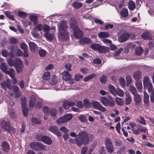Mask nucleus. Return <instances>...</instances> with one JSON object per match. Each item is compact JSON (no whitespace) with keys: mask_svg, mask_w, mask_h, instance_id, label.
Returning <instances> with one entry per match:
<instances>
[{"mask_svg":"<svg viewBox=\"0 0 154 154\" xmlns=\"http://www.w3.org/2000/svg\"><path fill=\"white\" fill-rule=\"evenodd\" d=\"M78 137L75 139V143L79 146H81L83 144L85 145L88 144L92 135H89L85 131L80 130L77 134Z\"/></svg>","mask_w":154,"mask_h":154,"instance_id":"obj_1","label":"nucleus"},{"mask_svg":"<svg viewBox=\"0 0 154 154\" xmlns=\"http://www.w3.org/2000/svg\"><path fill=\"white\" fill-rule=\"evenodd\" d=\"M59 30V38L63 40L67 39L69 38L68 33L66 31L67 27L66 22L65 21H62L60 22Z\"/></svg>","mask_w":154,"mask_h":154,"instance_id":"obj_2","label":"nucleus"},{"mask_svg":"<svg viewBox=\"0 0 154 154\" xmlns=\"http://www.w3.org/2000/svg\"><path fill=\"white\" fill-rule=\"evenodd\" d=\"M74 19V18L71 19L69 21L70 26L74 31L73 34L75 38L79 39L82 36V31L78 28L76 22L75 21H72Z\"/></svg>","mask_w":154,"mask_h":154,"instance_id":"obj_3","label":"nucleus"},{"mask_svg":"<svg viewBox=\"0 0 154 154\" xmlns=\"http://www.w3.org/2000/svg\"><path fill=\"white\" fill-rule=\"evenodd\" d=\"M100 101L103 105L106 106L113 107L115 105L114 100L110 97H108V98L106 97H101Z\"/></svg>","mask_w":154,"mask_h":154,"instance_id":"obj_4","label":"nucleus"},{"mask_svg":"<svg viewBox=\"0 0 154 154\" xmlns=\"http://www.w3.org/2000/svg\"><path fill=\"white\" fill-rule=\"evenodd\" d=\"M31 148L35 150L40 151L44 149L45 148V145L38 142H33L30 144Z\"/></svg>","mask_w":154,"mask_h":154,"instance_id":"obj_5","label":"nucleus"},{"mask_svg":"<svg viewBox=\"0 0 154 154\" xmlns=\"http://www.w3.org/2000/svg\"><path fill=\"white\" fill-rule=\"evenodd\" d=\"M105 143L106 148L109 153H112L113 150V146L112 143L111 139L109 137H106L105 139Z\"/></svg>","mask_w":154,"mask_h":154,"instance_id":"obj_6","label":"nucleus"},{"mask_svg":"<svg viewBox=\"0 0 154 154\" xmlns=\"http://www.w3.org/2000/svg\"><path fill=\"white\" fill-rule=\"evenodd\" d=\"M9 55L11 58H14L15 55L17 56H21L23 55V52L19 49H14L11 50Z\"/></svg>","mask_w":154,"mask_h":154,"instance_id":"obj_7","label":"nucleus"},{"mask_svg":"<svg viewBox=\"0 0 154 154\" xmlns=\"http://www.w3.org/2000/svg\"><path fill=\"white\" fill-rule=\"evenodd\" d=\"M92 105L94 109L99 110L103 112H104L106 110V109L103 107L99 102L93 101L92 103Z\"/></svg>","mask_w":154,"mask_h":154,"instance_id":"obj_8","label":"nucleus"},{"mask_svg":"<svg viewBox=\"0 0 154 154\" xmlns=\"http://www.w3.org/2000/svg\"><path fill=\"white\" fill-rule=\"evenodd\" d=\"M72 117V115L70 113L67 114L62 117L58 119V123H63L70 120Z\"/></svg>","mask_w":154,"mask_h":154,"instance_id":"obj_9","label":"nucleus"},{"mask_svg":"<svg viewBox=\"0 0 154 154\" xmlns=\"http://www.w3.org/2000/svg\"><path fill=\"white\" fill-rule=\"evenodd\" d=\"M28 45L29 49L32 52L35 53L36 51H38V47L34 42H30L28 43Z\"/></svg>","mask_w":154,"mask_h":154,"instance_id":"obj_10","label":"nucleus"},{"mask_svg":"<svg viewBox=\"0 0 154 154\" xmlns=\"http://www.w3.org/2000/svg\"><path fill=\"white\" fill-rule=\"evenodd\" d=\"M17 63L14 66L17 72L18 73L22 72L23 64L22 61L20 59L18 62H16Z\"/></svg>","mask_w":154,"mask_h":154,"instance_id":"obj_11","label":"nucleus"},{"mask_svg":"<svg viewBox=\"0 0 154 154\" xmlns=\"http://www.w3.org/2000/svg\"><path fill=\"white\" fill-rule=\"evenodd\" d=\"M134 96L135 104L137 107H138L140 105L141 102V96L137 93Z\"/></svg>","mask_w":154,"mask_h":154,"instance_id":"obj_12","label":"nucleus"},{"mask_svg":"<svg viewBox=\"0 0 154 154\" xmlns=\"http://www.w3.org/2000/svg\"><path fill=\"white\" fill-rule=\"evenodd\" d=\"M29 18L31 21L33 22V25H36L38 22L37 20L38 17L36 15L31 14L29 15Z\"/></svg>","mask_w":154,"mask_h":154,"instance_id":"obj_13","label":"nucleus"},{"mask_svg":"<svg viewBox=\"0 0 154 154\" xmlns=\"http://www.w3.org/2000/svg\"><path fill=\"white\" fill-rule=\"evenodd\" d=\"M130 36L129 34L127 33L122 34L119 38V41L120 42H123L127 40Z\"/></svg>","mask_w":154,"mask_h":154,"instance_id":"obj_14","label":"nucleus"},{"mask_svg":"<svg viewBox=\"0 0 154 154\" xmlns=\"http://www.w3.org/2000/svg\"><path fill=\"white\" fill-rule=\"evenodd\" d=\"M144 105L146 107H148L149 105V97L146 91H144Z\"/></svg>","mask_w":154,"mask_h":154,"instance_id":"obj_15","label":"nucleus"},{"mask_svg":"<svg viewBox=\"0 0 154 154\" xmlns=\"http://www.w3.org/2000/svg\"><path fill=\"white\" fill-rule=\"evenodd\" d=\"M1 126L3 129L6 131L10 126V124L8 122L5 121L3 120L1 122Z\"/></svg>","mask_w":154,"mask_h":154,"instance_id":"obj_16","label":"nucleus"},{"mask_svg":"<svg viewBox=\"0 0 154 154\" xmlns=\"http://www.w3.org/2000/svg\"><path fill=\"white\" fill-rule=\"evenodd\" d=\"M63 79L66 81H68L71 79V75L70 73L67 71H65L62 73Z\"/></svg>","mask_w":154,"mask_h":154,"instance_id":"obj_17","label":"nucleus"},{"mask_svg":"<svg viewBox=\"0 0 154 154\" xmlns=\"http://www.w3.org/2000/svg\"><path fill=\"white\" fill-rule=\"evenodd\" d=\"M20 60L18 58H16L15 59L8 58L7 59V61L10 66H14L17 63L16 62H18Z\"/></svg>","mask_w":154,"mask_h":154,"instance_id":"obj_18","label":"nucleus"},{"mask_svg":"<svg viewBox=\"0 0 154 154\" xmlns=\"http://www.w3.org/2000/svg\"><path fill=\"white\" fill-rule=\"evenodd\" d=\"M75 104L74 102L66 101L63 103V106L65 109H68L70 106H72Z\"/></svg>","mask_w":154,"mask_h":154,"instance_id":"obj_19","label":"nucleus"},{"mask_svg":"<svg viewBox=\"0 0 154 154\" xmlns=\"http://www.w3.org/2000/svg\"><path fill=\"white\" fill-rule=\"evenodd\" d=\"M2 149L5 152H8L9 150V145L6 142H4L2 144Z\"/></svg>","mask_w":154,"mask_h":154,"instance_id":"obj_20","label":"nucleus"},{"mask_svg":"<svg viewBox=\"0 0 154 154\" xmlns=\"http://www.w3.org/2000/svg\"><path fill=\"white\" fill-rule=\"evenodd\" d=\"M2 88L5 90H6L8 88L10 89V84L8 81H3L1 84Z\"/></svg>","mask_w":154,"mask_h":154,"instance_id":"obj_21","label":"nucleus"},{"mask_svg":"<svg viewBox=\"0 0 154 154\" xmlns=\"http://www.w3.org/2000/svg\"><path fill=\"white\" fill-rule=\"evenodd\" d=\"M42 141L45 144L50 145L51 144L52 141L50 137L44 135Z\"/></svg>","mask_w":154,"mask_h":154,"instance_id":"obj_22","label":"nucleus"},{"mask_svg":"<svg viewBox=\"0 0 154 154\" xmlns=\"http://www.w3.org/2000/svg\"><path fill=\"white\" fill-rule=\"evenodd\" d=\"M79 42L82 44H86L91 43L90 38H81L79 41Z\"/></svg>","mask_w":154,"mask_h":154,"instance_id":"obj_23","label":"nucleus"},{"mask_svg":"<svg viewBox=\"0 0 154 154\" xmlns=\"http://www.w3.org/2000/svg\"><path fill=\"white\" fill-rule=\"evenodd\" d=\"M142 37L145 40H150L152 38L151 33L148 32H144L141 35Z\"/></svg>","mask_w":154,"mask_h":154,"instance_id":"obj_24","label":"nucleus"},{"mask_svg":"<svg viewBox=\"0 0 154 154\" xmlns=\"http://www.w3.org/2000/svg\"><path fill=\"white\" fill-rule=\"evenodd\" d=\"M36 102V98L33 96H32L29 101V106L30 107L33 108L35 106Z\"/></svg>","mask_w":154,"mask_h":154,"instance_id":"obj_25","label":"nucleus"},{"mask_svg":"<svg viewBox=\"0 0 154 154\" xmlns=\"http://www.w3.org/2000/svg\"><path fill=\"white\" fill-rule=\"evenodd\" d=\"M4 14L9 19L12 20H14V18L11 12L8 11H4Z\"/></svg>","mask_w":154,"mask_h":154,"instance_id":"obj_26","label":"nucleus"},{"mask_svg":"<svg viewBox=\"0 0 154 154\" xmlns=\"http://www.w3.org/2000/svg\"><path fill=\"white\" fill-rule=\"evenodd\" d=\"M99 51L102 53H105L109 51V49L108 47L100 45Z\"/></svg>","mask_w":154,"mask_h":154,"instance_id":"obj_27","label":"nucleus"},{"mask_svg":"<svg viewBox=\"0 0 154 154\" xmlns=\"http://www.w3.org/2000/svg\"><path fill=\"white\" fill-rule=\"evenodd\" d=\"M44 36L45 38L49 41H51L54 39V35L48 33H45Z\"/></svg>","mask_w":154,"mask_h":154,"instance_id":"obj_28","label":"nucleus"},{"mask_svg":"<svg viewBox=\"0 0 154 154\" xmlns=\"http://www.w3.org/2000/svg\"><path fill=\"white\" fill-rule=\"evenodd\" d=\"M115 100L117 105L122 106L124 104V102L123 99L116 97L115 99Z\"/></svg>","mask_w":154,"mask_h":154,"instance_id":"obj_29","label":"nucleus"},{"mask_svg":"<svg viewBox=\"0 0 154 154\" xmlns=\"http://www.w3.org/2000/svg\"><path fill=\"white\" fill-rule=\"evenodd\" d=\"M131 98L129 94H126L125 98V102L126 105L129 104L131 101Z\"/></svg>","mask_w":154,"mask_h":154,"instance_id":"obj_30","label":"nucleus"},{"mask_svg":"<svg viewBox=\"0 0 154 154\" xmlns=\"http://www.w3.org/2000/svg\"><path fill=\"white\" fill-rule=\"evenodd\" d=\"M109 34L107 32H100L98 34V36L100 38H106L109 37Z\"/></svg>","mask_w":154,"mask_h":154,"instance_id":"obj_31","label":"nucleus"},{"mask_svg":"<svg viewBox=\"0 0 154 154\" xmlns=\"http://www.w3.org/2000/svg\"><path fill=\"white\" fill-rule=\"evenodd\" d=\"M6 74L9 75V76L12 78H14V71L13 69L10 68L9 69L8 71H6Z\"/></svg>","mask_w":154,"mask_h":154,"instance_id":"obj_32","label":"nucleus"},{"mask_svg":"<svg viewBox=\"0 0 154 154\" xmlns=\"http://www.w3.org/2000/svg\"><path fill=\"white\" fill-rule=\"evenodd\" d=\"M49 130L58 136V128L56 126H52L49 128Z\"/></svg>","mask_w":154,"mask_h":154,"instance_id":"obj_33","label":"nucleus"},{"mask_svg":"<svg viewBox=\"0 0 154 154\" xmlns=\"http://www.w3.org/2000/svg\"><path fill=\"white\" fill-rule=\"evenodd\" d=\"M27 15V14L26 12L20 11L18 12L17 16L20 18L24 19L26 18Z\"/></svg>","mask_w":154,"mask_h":154,"instance_id":"obj_34","label":"nucleus"},{"mask_svg":"<svg viewBox=\"0 0 154 154\" xmlns=\"http://www.w3.org/2000/svg\"><path fill=\"white\" fill-rule=\"evenodd\" d=\"M0 68L1 70L5 73H6V71H8L7 70L8 68L4 63H2L0 65Z\"/></svg>","mask_w":154,"mask_h":154,"instance_id":"obj_35","label":"nucleus"},{"mask_svg":"<svg viewBox=\"0 0 154 154\" xmlns=\"http://www.w3.org/2000/svg\"><path fill=\"white\" fill-rule=\"evenodd\" d=\"M108 88L110 91V93L114 95H115L116 94V91L115 87L112 85H109Z\"/></svg>","mask_w":154,"mask_h":154,"instance_id":"obj_36","label":"nucleus"},{"mask_svg":"<svg viewBox=\"0 0 154 154\" xmlns=\"http://www.w3.org/2000/svg\"><path fill=\"white\" fill-rule=\"evenodd\" d=\"M128 8L131 10H133L135 7V3L132 1H130L128 3Z\"/></svg>","mask_w":154,"mask_h":154,"instance_id":"obj_37","label":"nucleus"},{"mask_svg":"<svg viewBox=\"0 0 154 154\" xmlns=\"http://www.w3.org/2000/svg\"><path fill=\"white\" fill-rule=\"evenodd\" d=\"M143 51V50L141 47H138L137 48L135 49V54L138 56L141 55Z\"/></svg>","mask_w":154,"mask_h":154,"instance_id":"obj_38","label":"nucleus"},{"mask_svg":"<svg viewBox=\"0 0 154 154\" xmlns=\"http://www.w3.org/2000/svg\"><path fill=\"white\" fill-rule=\"evenodd\" d=\"M121 14L124 17H126L128 16V11L127 9L123 8L121 12Z\"/></svg>","mask_w":154,"mask_h":154,"instance_id":"obj_39","label":"nucleus"},{"mask_svg":"<svg viewBox=\"0 0 154 154\" xmlns=\"http://www.w3.org/2000/svg\"><path fill=\"white\" fill-rule=\"evenodd\" d=\"M123 50V49L122 48H120L117 51H115V54L114 55V58L116 59H119L120 57L119 55Z\"/></svg>","mask_w":154,"mask_h":154,"instance_id":"obj_40","label":"nucleus"},{"mask_svg":"<svg viewBox=\"0 0 154 154\" xmlns=\"http://www.w3.org/2000/svg\"><path fill=\"white\" fill-rule=\"evenodd\" d=\"M139 119L136 120L137 122H138L139 123L144 125H146V123L145 122V120L144 117L140 116L139 117Z\"/></svg>","mask_w":154,"mask_h":154,"instance_id":"obj_41","label":"nucleus"},{"mask_svg":"<svg viewBox=\"0 0 154 154\" xmlns=\"http://www.w3.org/2000/svg\"><path fill=\"white\" fill-rule=\"evenodd\" d=\"M100 45L99 44L94 43L92 44L90 47L91 48L94 50L99 51Z\"/></svg>","mask_w":154,"mask_h":154,"instance_id":"obj_42","label":"nucleus"},{"mask_svg":"<svg viewBox=\"0 0 154 154\" xmlns=\"http://www.w3.org/2000/svg\"><path fill=\"white\" fill-rule=\"evenodd\" d=\"M135 85L139 91L140 92L143 88L142 82L140 81H137L136 82Z\"/></svg>","mask_w":154,"mask_h":154,"instance_id":"obj_43","label":"nucleus"},{"mask_svg":"<svg viewBox=\"0 0 154 154\" xmlns=\"http://www.w3.org/2000/svg\"><path fill=\"white\" fill-rule=\"evenodd\" d=\"M31 121L32 123L35 124H40L41 122V121L39 119L35 117H33L31 119Z\"/></svg>","mask_w":154,"mask_h":154,"instance_id":"obj_44","label":"nucleus"},{"mask_svg":"<svg viewBox=\"0 0 154 154\" xmlns=\"http://www.w3.org/2000/svg\"><path fill=\"white\" fill-rule=\"evenodd\" d=\"M50 77V72H46L44 74L42 78L45 80H47L49 79Z\"/></svg>","mask_w":154,"mask_h":154,"instance_id":"obj_45","label":"nucleus"},{"mask_svg":"<svg viewBox=\"0 0 154 154\" xmlns=\"http://www.w3.org/2000/svg\"><path fill=\"white\" fill-rule=\"evenodd\" d=\"M140 77V72H135L133 75V77L137 81L138 80Z\"/></svg>","mask_w":154,"mask_h":154,"instance_id":"obj_46","label":"nucleus"},{"mask_svg":"<svg viewBox=\"0 0 154 154\" xmlns=\"http://www.w3.org/2000/svg\"><path fill=\"white\" fill-rule=\"evenodd\" d=\"M82 6V5L81 3L76 2H74L72 4L73 8L77 9L80 8Z\"/></svg>","mask_w":154,"mask_h":154,"instance_id":"obj_47","label":"nucleus"},{"mask_svg":"<svg viewBox=\"0 0 154 154\" xmlns=\"http://www.w3.org/2000/svg\"><path fill=\"white\" fill-rule=\"evenodd\" d=\"M22 112L23 116L25 117H26L28 116V109L27 107H22Z\"/></svg>","mask_w":154,"mask_h":154,"instance_id":"obj_48","label":"nucleus"},{"mask_svg":"<svg viewBox=\"0 0 154 154\" xmlns=\"http://www.w3.org/2000/svg\"><path fill=\"white\" fill-rule=\"evenodd\" d=\"M151 82L149 81V77L147 76H146L144 77L143 85L144 87H145L147 85L149 84Z\"/></svg>","mask_w":154,"mask_h":154,"instance_id":"obj_49","label":"nucleus"},{"mask_svg":"<svg viewBox=\"0 0 154 154\" xmlns=\"http://www.w3.org/2000/svg\"><path fill=\"white\" fill-rule=\"evenodd\" d=\"M6 131L8 132L11 134H14L16 132V129L14 128L11 127L10 126L7 129Z\"/></svg>","mask_w":154,"mask_h":154,"instance_id":"obj_50","label":"nucleus"},{"mask_svg":"<svg viewBox=\"0 0 154 154\" xmlns=\"http://www.w3.org/2000/svg\"><path fill=\"white\" fill-rule=\"evenodd\" d=\"M152 87L153 86L152 84L151 83H150L149 84H148L145 86V87H144V88H147L148 89V91L149 92H150L152 91Z\"/></svg>","mask_w":154,"mask_h":154,"instance_id":"obj_51","label":"nucleus"},{"mask_svg":"<svg viewBox=\"0 0 154 154\" xmlns=\"http://www.w3.org/2000/svg\"><path fill=\"white\" fill-rule=\"evenodd\" d=\"M129 90L133 95L137 93L136 88L133 85H130V86Z\"/></svg>","mask_w":154,"mask_h":154,"instance_id":"obj_52","label":"nucleus"},{"mask_svg":"<svg viewBox=\"0 0 154 154\" xmlns=\"http://www.w3.org/2000/svg\"><path fill=\"white\" fill-rule=\"evenodd\" d=\"M22 107L26 106V98L25 97H22L20 100Z\"/></svg>","mask_w":154,"mask_h":154,"instance_id":"obj_53","label":"nucleus"},{"mask_svg":"<svg viewBox=\"0 0 154 154\" xmlns=\"http://www.w3.org/2000/svg\"><path fill=\"white\" fill-rule=\"evenodd\" d=\"M137 128L139 130L140 132H145L147 128L146 127L143 126L138 125L137 127Z\"/></svg>","mask_w":154,"mask_h":154,"instance_id":"obj_54","label":"nucleus"},{"mask_svg":"<svg viewBox=\"0 0 154 154\" xmlns=\"http://www.w3.org/2000/svg\"><path fill=\"white\" fill-rule=\"evenodd\" d=\"M120 85L122 86V87L123 88L125 86V80L124 78H121L119 80Z\"/></svg>","mask_w":154,"mask_h":154,"instance_id":"obj_55","label":"nucleus"},{"mask_svg":"<svg viewBox=\"0 0 154 154\" xmlns=\"http://www.w3.org/2000/svg\"><path fill=\"white\" fill-rule=\"evenodd\" d=\"M38 53L40 56L44 57L46 54V51L44 49H42L39 51Z\"/></svg>","mask_w":154,"mask_h":154,"instance_id":"obj_56","label":"nucleus"},{"mask_svg":"<svg viewBox=\"0 0 154 154\" xmlns=\"http://www.w3.org/2000/svg\"><path fill=\"white\" fill-rule=\"evenodd\" d=\"M79 119L82 122H85L87 121L86 116L83 115L80 116L79 117Z\"/></svg>","mask_w":154,"mask_h":154,"instance_id":"obj_57","label":"nucleus"},{"mask_svg":"<svg viewBox=\"0 0 154 154\" xmlns=\"http://www.w3.org/2000/svg\"><path fill=\"white\" fill-rule=\"evenodd\" d=\"M43 30L44 32L45 33L48 32L50 30L49 26L46 24H44L43 27Z\"/></svg>","mask_w":154,"mask_h":154,"instance_id":"obj_58","label":"nucleus"},{"mask_svg":"<svg viewBox=\"0 0 154 154\" xmlns=\"http://www.w3.org/2000/svg\"><path fill=\"white\" fill-rule=\"evenodd\" d=\"M55 78H57L54 75H53V77L49 81V82L51 84L54 85L56 83L57 81L55 80Z\"/></svg>","mask_w":154,"mask_h":154,"instance_id":"obj_59","label":"nucleus"},{"mask_svg":"<svg viewBox=\"0 0 154 154\" xmlns=\"http://www.w3.org/2000/svg\"><path fill=\"white\" fill-rule=\"evenodd\" d=\"M126 79L127 82V85H128L131 84L132 82L131 76L129 75H128L126 77Z\"/></svg>","mask_w":154,"mask_h":154,"instance_id":"obj_60","label":"nucleus"},{"mask_svg":"<svg viewBox=\"0 0 154 154\" xmlns=\"http://www.w3.org/2000/svg\"><path fill=\"white\" fill-rule=\"evenodd\" d=\"M42 29V25L41 24H39L37 25L36 27L34 28V30L39 31H41Z\"/></svg>","mask_w":154,"mask_h":154,"instance_id":"obj_61","label":"nucleus"},{"mask_svg":"<svg viewBox=\"0 0 154 154\" xmlns=\"http://www.w3.org/2000/svg\"><path fill=\"white\" fill-rule=\"evenodd\" d=\"M20 47L23 50L28 49L27 45L23 43H21L20 44Z\"/></svg>","mask_w":154,"mask_h":154,"instance_id":"obj_62","label":"nucleus"},{"mask_svg":"<svg viewBox=\"0 0 154 154\" xmlns=\"http://www.w3.org/2000/svg\"><path fill=\"white\" fill-rule=\"evenodd\" d=\"M57 114V110L54 108H52L50 110V115L53 117L55 116Z\"/></svg>","mask_w":154,"mask_h":154,"instance_id":"obj_63","label":"nucleus"},{"mask_svg":"<svg viewBox=\"0 0 154 154\" xmlns=\"http://www.w3.org/2000/svg\"><path fill=\"white\" fill-rule=\"evenodd\" d=\"M9 53L6 50H3L2 52V56L5 57H7L8 55H9Z\"/></svg>","mask_w":154,"mask_h":154,"instance_id":"obj_64","label":"nucleus"}]
</instances>
